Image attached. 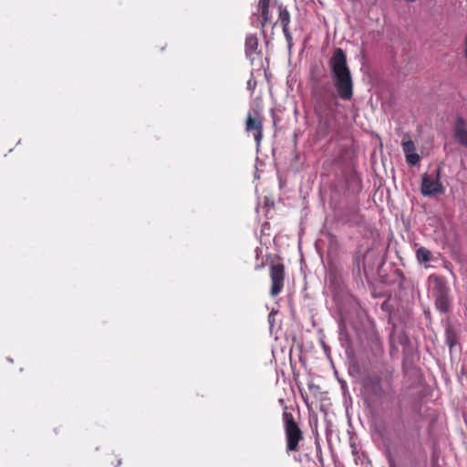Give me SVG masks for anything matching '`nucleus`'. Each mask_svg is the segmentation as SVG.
<instances>
[{
  "label": "nucleus",
  "mask_w": 467,
  "mask_h": 467,
  "mask_svg": "<svg viewBox=\"0 0 467 467\" xmlns=\"http://www.w3.org/2000/svg\"><path fill=\"white\" fill-rule=\"evenodd\" d=\"M435 280H436V282H437L439 285H441V278H440V277H436V278H435Z\"/></svg>",
  "instance_id": "obj_16"
},
{
  "label": "nucleus",
  "mask_w": 467,
  "mask_h": 467,
  "mask_svg": "<svg viewBox=\"0 0 467 467\" xmlns=\"http://www.w3.org/2000/svg\"><path fill=\"white\" fill-rule=\"evenodd\" d=\"M401 146L403 152L405 154L406 161L410 165H416L419 163L420 158L418 153L415 152L416 146L413 140L410 139V136L406 133L402 137Z\"/></svg>",
  "instance_id": "obj_7"
},
{
  "label": "nucleus",
  "mask_w": 467,
  "mask_h": 467,
  "mask_svg": "<svg viewBox=\"0 0 467 467\" xmlns=\"http://www.w3.org/2000/svg\"><path fill=\"white\" fill-rule=\"evenodd\" d=\"M255 54H260L258 38L256 35L250 34L245 38V55L253 59L252 57Z\"/></svg>",
  "instance_id": "obj_11"
},
{
  "label": "nucleus",
  "mask_w": 467,
  "mask_h": 467,
  "mask_svg": "<svg viewBox=\"0 0 467 467\" xmlns=\"http://www.w3.org/2000/svg\"><path fill=\"white\" fill-rule=\"evenodd\" d=\"M278 22L280 23L283 33L285 35V39L290 42L292 40V36L289 31V24H290V13L284 7L282 4L278 5Z\"/></svg>",
  "instance_id": "obj_8"
},
{
  "label": "nucleus",
  "mask_w": 467,
  "mask_h": 467,
  "mask_svg": "<svg viewBox=\"0 0 467 467\" xmlns=\"http://www.w3.org/2000/svg\"><path fill=\"white\" fill-rule=\"evenodd\" d=\"M282 420L285 436V451L288 455L300 450L299 443L304 440V434L298 423L295 420L294 415L285 407Z\"/></svg>",
  "instance_id": "obj_3"
},
{
  "label": "nucleus",
  "mask_w": 467,
  "mask_h": 467,
  "mask_svg": "<svg viewBox=\"0 0 467 467\" xmlns=\"http://www.w3.org/2000/svg\"><path fill=\"white\" fill-rule=\"evenodd\" d=\"M465 120L462 117H459L454 124L453 135L458 142L467 148V130L465 129Z\"/></svg>",
  "instance_id": "obj_9"
},
{
  "label": "nucleus",
  "mask_w": 467,
  "mask_h": 467,
  "mask_svg": "<svg viewBox=\"0 0 467 467\" xmlns=\"http://www.w3.org/2000/svg\"><path fill=\"white\" fill-rule=\"evenodd\" d=\"M447 344L451 348L456 344V337L453 333L448 332Z\"/></svg>",
  "instance_id": "obj_15"
},
{
  "label": "nucleus",
  "mask_w": 467,
  "mask_h": 467,
  "mask_svg": "<svg viewBox=\"0 0 467 467\" xmlns=\"http://www.w3.org/2000/svg\"><path fill=\"white\" fill-rule=\"evenodd\" d=\"M270 2L271 0H259L258 3V10L260 12V24L263 31L266 24L272 19V15L269 11Z\"/></svg>",
  "instance_id": "obj_10"
},
{
  "label": "nucleus",
  "mask_w": 467,
  "mask_h": 467,
  "mask_svg": "<svg viewBox=\"0 0 467 467\" xmlns=\"http://www.w3.org/2000/svg\"><path fill=\"white\" fill-rule=\"evenodd\" d=\"M274 315V311H272L270 314H269V320L271 319L272 316Z\"/></svg>",
  "instance_id": "obj_18"
},
{
  "label": "nucleus",
  "mask_w": 467,
  "mask_h": 467,
  "mask_svg": "<svg viewBox=\"0 0 467 467\" xmlns=\"http://www.w3.org/2000/svg\"><path fill=\"white\" fill-rule=\"evenodd\" d=\"M257 81L252 73L250 78L247 80V88L251 91L252 94L254 93Z\"/></svg>",
  "instance_id": "obj_14"
},
{
  "label": "nucleus",
  "mask_w": 467,
  "mask_h": 467,
  "mask_svg": "<svg viewBox=\"0 0 467 467\" xmlns=\"http://www.w3.org/2000/svg\"><path fill=\"white\" fill-rule=\"evenodd\" d=\"M269 276L271 280L270 296L275 297L283 291L285 286V265L280 261H272L269 266Z\"/></svg>",
  "instance_id": "obj_4"
},
{
  "label": "nucleus",
  "mask_w": 467,
  "mask_h": 467,
  "mask_svg": "<svg viewBox=\"0 0 467 467\" xmlns=\"http://www.w3.org/2000/svg\"><path fill=\"white\" fill-rule=\"evenodd\" d=\"M365 392L377 400L395 394L394 372L388 369L379 375H368L363 379Z\"/></svg>",
  "instance_id": "obj_2"
},
{
  "label": "nucleus",
  "mask_w": 467,
  "mask_h": 467,
  "mask_svg": "<svg viewBox=\"0 0 467 467\" xmlns=\"http://www.w3.org/2000/svg\"><path fill=\"white\" fill-rule=\"evenodd\" d=\"M264 117L257 109L250 110L245 119V130L252 132L257 147L263 140Z\"/></svg>",
  "instance_id": "obj_5"
},
{
  "label": "nucleus",
  "mask_w": 467,
  "mask_h": 467,
  "mask_svg": "<svg viewBox=\"0 0 467 467\" xmlns=\"http://www.w3.org/2000/svg\"><path fill=\"white\" fill-rule=\"evenodd\" d=\"M435 305L440 311L444 313L447 312L450 307V303L447 296L441 293L440 296L436 298Z\"/></svg>",
  "instance_id": "obj_13"
},
{
  "label": "nucleus",
  "mask_w": 467,
  "mask_h": 467,
  "mask_svg": "<svg viewBox=\"0 0 467 467\" xmlns=\"http://www.w3.org/2000/svg\"><path fill=\"white\" fill-rule=\"evenodd\" d=\"M355 259H356L357 264H358V265H359V257H358V256H357Z\"/></svg>",
  "instance_id": "obj_17"
},
{
  "label": "nucleus",
  "mask_w": 467,
  "mask_h": 467,
  "mask_svg": "<svg viewBox=\"0 0 467 467\" xmlns=\"http://www.w3.org/2000/svg\"><path fill=\"white\" fill-rule=\"evenodd\" d=\"M416 257L420 263H429L432 259V254L425 247H420L416 251Z\"/></svg>",
  "instance_id": "obj_12"
},
{
  "label": "nucleus",
  "mask_w": 467,
  "mask_h": 467,
  "mask_svg": "<svg viewBox=\"0 0 467 467\" xmlns=\"http://www.w3.org/2000/svg\"><path fill=\"white\" fill-rule=\"evenodd\" d=\"M333 88L327 83L313 88L314 112L317 119V134L321 138L329 135L336 120L337 99L350 100L353 98V79L348 66L345 51L337 47L328 60Z\"/></svg>",
  "instance_id": "obj_1"
},
{
  "label": "nucleus",
  "mask_w": 467,
  "mask_h": 467,
  "mask_svg": "<svg viewBox=\"0 0 467 467\" xmlns=\"http://www.w3.org/2000/svg\"><path fill=\"white\" fill-rule=\"evenodd\" d=\"M435 179H431L428 174H424L421 180L420 192L423 196H433L443 193L444 189L440 182L441 168H437Z\"/></svg>",
  "instance_id": "obj_6"
}]
</instances>
